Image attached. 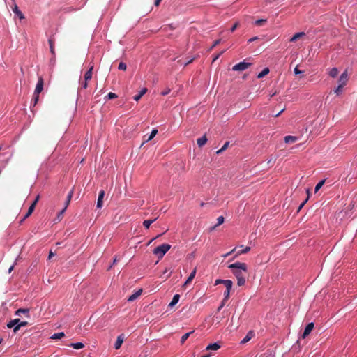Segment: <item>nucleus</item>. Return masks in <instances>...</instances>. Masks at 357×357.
I'll use <instances>...</instances> for the list:
<instances>
[{"label":"nucleus","mask_w":357,"mask_h":357,"mask_svg":"<svg viewBox=\"0 0 357 357\" xmlns=\"http://www.w3.org/2000/svg\"><path fill=\"white\" fill-rule=\"evenodd\" d=\"M157 133H158V130L155 128L153 129L151 135L149 136V137L145 141L149 142V141L151 140L156 135Z\"/></svg>","instance_id":"nucleus-33"},{"label":"nucleus","mask_w":357,"mask_h":357,"mask_svg":"<svg viewBox=\"0 0 357 357\" xmlns=\"http://www.w3.org/2000/svg\"><path fill=\"white\" fill-rule=\"evenodd\" d=\"M123 339H124L123 334H121L117 337V339L114 344V348L116 349H119L121 347L123 342Z\"/></svg>","instance_id":"nucleus-13"},{"label":"nucleus","mask_w":357,"mask_h":357,"mask_svg":"<svg viewBox=\"0 0 357 357\" xmlns=\"http://www.w3.org/2000/svg\"><path fill=\"white\" fill-rule=\"evenodd\" d=\"M224 220H225V218L223 216H219L217 218V224L214 226V228L222 225L224 222Z\"/></svg>","instance_id":"nucleus-37"},{"label":"nucleus","mask_w":357,"mask_h":357,"mask_svg":"<svg viewBox=\"0 0 357 357\" xmlns=\"http://www.w3.org/2000/svg\"><path fill=\"white\" fill-rule=\"evenodd\" d=\"M126 68H127V66L125 63H123V62L119 63V66H118L119 70H126Z\"/></svg>","instance_id":"nucleus-40"},{"label":"nucleus","mask_w":357,"mask_h":357,"mask_svg":"<svg viewBox=\"0 0 357 357\" xmlns=\"http://www.w3.org/2000/svg\"><path fill=\"white\" fill-rule=\"evenodd\" d=\"M307 201V199H306L303 202H302V204L298 207V211L303 207V206L305 204Z\"/></svg>","instance_id":"nucleus-53"},{"label":"nucleus","mask_w":357,"mask_h":357,"mask_svg":"<svg viewBox=\"0 0 357 357\" xmlns=\"http://www.w3.org/2000/svg\"><path fill=\"white\" fill-rule=\"evenodd\" d=\"M207 142V138L205 135L202 136V137L197 139V143L199 146H204Z\"/></svg>","instance_id":"nucleus-23"},{"label":"nucleus","mask_w":357,"mask_h":357,"mask_svg":"<svg viewBox=\"0 0 357 357\" xmlns=\"http://www.w3.org/2000/svg\"><path fill=\"white\" fill-rule=\"evenodd\" d=\"M260 357H275V356L271 351H267L261 354Z\"/></svg>","instance_id":"nucleus-42"},{"label":"nucleus","mask_w":357,"mask_h":357,"mask_svg":"<svg viewBox=\"0 0 357 357\" xmlns=\"http://www.w3.org/2000/svg\"><path fill=\"white\" fill-rule=\"evenodd\" d=\"M257 39V37H254V38H252L249 39L248 42L251 43V42H252V41H254V40H255Z\"/></svg>","instance_id":"nucleus-59"},{"label":"nucleus","mask_w":357,"mask_h":357,"mask_svg":"<svg viewBox=\"0 0 357 357\" xmlns=\"http://www.w3.org/2000/svg\"><path fill=\"white\" fill-rule=\"evenodd\" d=\"M220 348V345L218 343L215 342V343H213V344H208L206 347V350H218Z\"/></svg>","instance_id":"nucleus-22"},{"label":"nucleus","mask_w":357,"mask_h":357,"mask_svg":"<svg viewBox=\"0 0 357 357\" xmlns=\"http://www.w3.org/2000/svg\"><path fill=\"white\" fill-rule=\"evenodd\" d=\"M169 271V269L168 268H165V271H163V273L165 274L167 273V272Z\"/></svg>","instance_id":"nucleus-62"},{"label":"nucleus","mask_w":357,"mask_h":357,"mask_svg":"<svg viewBox=\"0 0 357 357\" xmlns=\"http://www.w3.org/2000/svg\"><path fill=\"white\" fill-rule=\"evenodd\" d=\"M229 144V142H226L225 143V144L222 146V147L220 149H219L218 151H216V153L217 154H220L221 153H222L224 151H225L228 148Z\"/></svg>","instance_id":"nucleus-34"},{"label":"nucleus","mask_w":357,"mask_h":357,"mask_svg":"<svg viewBox=\"0 0 357 357\" xmlns=\"http://www.w3.org/2000/svg\"><path fill=\"white\" fill-rule=\"evenodd\" d=\"M142 293V289L137 290L135 293L130 296L128 298V301L132 302L136 300Z\"/></svg>","instance_id":"nucleus-11"},{"label":"nucleus","mask_w":357,"mask_h":357,"mask_svg":"<svg viewBox=\"0 0 357 357\" xmlns=\"http://www.w3.org/2000/svg\"><path fill=\"white\" fill-rule=\"evenodd\" d=\"M19 322V319H15L13 320H11L7 324V327L8 328H11L13 327H15L16 324Z\"/></svg>","instance_id":"nucleus-30"},{"label":"nucleus","mask_w":357,"mask_h":357,"mask_svg":"<svg viewBox=\"0 0 357 357\" xmlns=\"http://www.w3.org/2000/svg\"><path fill=\"white\" fill-rule=\"evenodd\" d=\"M33 100H34V104L36 105L37 103V102L38 101V99H39V94H36L35 93H33Z\"/></svg>","instance_id":"nucleus-45"},{"label":"nucleus","mask_w":357,"mask_h":357,"mask_svg":"<svg viewBox=\"0 0 357 357\" xmlns=\"http://www.w3.org/2000/svg\"><path fill=\"white\" fill-rule=\"evenodd\" d=\"M297 140V137L294 136L288 135L284 137V142L286 143H293Z\"/></svg>","instance_id":"nucleus-26"},{"label":"nucleus","mask_w":357,"mask_h":357,"mask_svg":"<svg viewBox=\"0 0 357 357\" xmlns=\"http://www.w3.org/2000/svg\"><path fill=\"white\" fill-rule=\"evenodd\" d=\"M209 356H210V355H209V354H208V355H205V356H202V357H209Z\"/></svg>","instance_id":"nucleus-64"},{"label":"nucleus","mask_w":357,"mask_h":357,"mask_svg":"<svg viewBox=\"0 0 357 357\" xmlns=\"http://www.w3.org/2000/svg\"><path fill=\"white\" fill-rule=\"evenodd\" d=\"M224 285L226 289L231 290L233 286V282L230 280H225V281H224Z\"/></svg>","instance_id":"nucleus-28"},{"label":"nucleus","mask_w":357,"mask_h":357,"mask_svg":"<svg viewBox=\"0 0 357 357\" xmlns=\"http://www.w3.org/2000/svg\"><path fill=\"white\" fill-rule=\"evenodd\" d=\"M13 13L17 15L20 20L24 19V14L19 10L16 3L14 4L13 8H12Z\"/></svg>","instance_id":"nucleus-15"},{"label":"nucleus","mask_w":357,"mask_h":357,"mask_svg":"<svg viewBox=\"0 0 357 357\" xmlns=\"http://www.w3.org/2000/svg\"><path fill=\"white\" fill-rule=\"evenodd\" d=\"M107 98L108 99H114L117 98V95L114 93L110 92L107 94Z\"/></svg>","instance_id":"nucleus-43"},{"label":"nucleus","mask_w":357,"mask_h":357,"mask_svg":"<svg viewBox=\"0 0 357 357\" xmlns=\"http://www.w3.org/2000/svg\"><path fill=\"white\" fill-rule=\"evenodd\" d=\"M228 268L231 270L232 273L237 279V284L243 286L245 284L248 275V266L245 263L236 262L229 265Z\"/></svg>","instance_id":"nucleus-1"},{"label":"nucleus","mask_w":357,"mask_h":357,"mask_svg":"<svg viewBox=\"0 0 357 357\" xmlns=\"http://www.w3.org/2000/svg\"><path fill=\"white\" fill-rule=\"evenodd\" d=\"M161 1L162 0H155V2H154L155 6H158L160 5Z\"/></svg>","instance_id":"nucleus-57"},{"label":"nucleus","mask_w":357,"mask_h":357,"mask_svg":"<svg viewBox=\"0 0 357 357\" xmlns=\"http://www.w3.org/2000/svg\"><path fill=\"white\" fill-rule=\"evenodd\" d=\"M169 92H170V89L167 88V89H166L165 90H164V91H162L161 92V95L162 96H166V95L169 94Z\"/></svg>","instance_id":"nucleus-47"},{"label":"nucleus","mask_w":357,"mask_h":357,"mask_svg":"<svg viewBox=\"0 0 357 357\" xmlns=\"http://www.w3.org/2000/svg\"><path fill=\"white\" fill-rule=\"evenodd\" d=\"M73 190H70L67 196V199H66V205L65 206H66V208L68 207L71 199H72V197H73Z\"/></svg>","instance_id":"nucleus-36"},{"label":"nucleus","mask_w":357,"mask_h":357,"mask_svg":"<svg viewBox=\"0 0 357 357\" xmlns=\"http://www.w3.org/2000/svg\"><path fill=\"white\" fill-rule=\"evenodd\" d=\"M294 73H295L296 75H297V74H301V73H303L301 70H300L298 69V68L297 66L294 68Z\"/></svg>","instance_id":"nucleus-52"},{"label":"nucleus","mask_w":357,"mask_h":357,"mask_svg":"<svg viewBox=\"0 0 357 357\" xmlns=\"http://www.w3.org/2000/svg\"><path fill=\"white\" fill-rule=\"evenodd\" d=\"M223 52L224 51L221 52L220 54L216 55L215 57L213 59V61H215L216 59H218V58L220 56V54H222L223 53Z\"/></svg>","instance_id":"nucleus-58"},{"label":"nucleus","mask_w":357,"mask_h":357,"mask_svg":"<svg viewBox=\"0 0 357 357\" xmlns=\"http://www.w3.org/2000/svg\"><path fill=\"white\" fill-rule=\"evenodd\" d=\"M28 325H29V323L27 321H20V319H19V322L13 328V332L15 333H16L21 327L26 326Z\"/></svg>","instance_id":"nucleus-10"},{"label":"nucleus","mask_w":357,"mask_h":357,"mask_svg":"<svg viewBox=\"0 0 357 357\" xmlns=\"http://www.w3.org/2000/svg\"><path fill=\"white\" fill-rule=\"evenodd\" d=\"M24 314L26 317H29V309L28 308H20L15 312V315L20 316L21 314Z\"/></svg>","instance_id":"nucleus-14"},{"label":"nucleus","mask_w":357,"mask_h":357,"mask_svg":"<svg viewBox=\"0 0 357 357\" xmlns=\"http://www.w3.org/2000/svg\"><path fill=\"white\" fill-rule=\"evenodd\" d=\"M48 43L50 45V50L52 56L55 57V49H54V40L52 38H49Z\"/></svg>","instance_id":"nucleus-16"},{"label":"nucleus","mask_w":357,"mask_h":357,"mask_svg":"<svg viewBox=\"0 0 357 357\" xmlns=\"http://www.w3.org/2000/svg\"><path fill=\"white\" fill-rule=\"evenodd\" d=\"M105 197V191L100 190L98 195V198L97 201V208H100L102 206V199Z\"/></svg>","instance_id":"nucleus-12"},{"label":"nucleus","mask_w":357,"mask_h":357,"mask_svg":"<svg viewBox=\"0 0 357 357\" xmlns=\"http://www.w3.org/2000/svg\"><path fill=\"white\" fill-rule=\"evenodd\" d=\"M285 110V108H282L280 112H277V114H274V117H278Z\"/></svg>","instance_id":"nucleus-51"},{"label":"nucleus","mask_w":357,"mask_h":357,"mask_svg":"<svg viewBox=\"0 0 357 357\" xmlns=\"http://www.w3.org/2000/svg\"><path fill=\"white\" fill-rule=\"evenodd\" d=\"M338 69L337 68H333L332 69L330 70L329 73H328V75L333 77V78H335L338 75Z\"/></svg>","instance_id":"nucleus-25"},{"label":"nucleus","mask_w":357,"mask_h":357,"mask_svg":"<svg viewBox=\"0 0 357 357\" xmlns=\"http://www.w3.org/2000/svg\"><path fill=\"white\" fill-rule=\"evenodd\" d=\"M224 281H225V280H221V279H218L215 281V285H218L219 284H224Z\"/></svg>","instance_id":"nucleus-48"},{"label":"nucleus","mask_w":357,"mask_h":357,"mask_svg":"<svg viewBox=\"0 0 357 357\" xmlns=\"http://www.w3.org/2000/svg\"><path fill=\"white\" fill-rule=\"evenodd\" d=\"M39 198H40L39 195H38V196L36 197L35 200L33 202V203L31 204V205L29 206V210H28L27 213H26V215L24 216V219L27 218L28 217H29V216L32 214V213L33 212V211H34V209H35L36 205L37 202H38V200H39Z\"/></svg>","instance_id":"nucleus-5"},{"label":"nucleus","mask_w":357,"mask_h":357,"mask_svg":"<svg viewBox=\"0 0 357 357\" xmlns=\"http://www.w3.org/2000/svg\"><path fill=\"white\" fill-rule=\"evenodd\" d=\"M93 66H91L90 68L85 73L84 75V80L80 81L81 89H86L88 87V82L92 79Z\"/></svg>","instance_id":"nucleus-3"},{"label":"nucleus","mask_w":357,"mask_h":357,"mask_svg":"<svg viewBox=\"0 0 357 357\" xmlns=\"http://www.w3.org/2000/svg\"><path fill=\"white\" fill-rule=\"evenodd\" d=\"M313 328H314V324L312 322L309 323L306 326V327H305V328L304 330V332H303V333L302 335V337L303 338H305L312 332Z\"/></svg>","instance_id":"nucleus-8"},{"label":"nucleus","mask_w":357,"mask_h":357,"mask_svg":"<svg viewBox=\"0 0 357 357\" xmlns=\"http://www.w3.org/2000/svg\"><path fill=\"white\" fill-rule=\"evenodd\" d=\"M347 82H348V73H347V70H346L340 75V77L338 79V84H339V85L344 86L347 84Z\"/></svg>","instance_id":"nucleus-6"},{"label":"nucleus","mask_w":357,"mask_h":357,"mask_svg":"<svg viewBox=\"0 0 357 357\" xmlns=\"http://www.w3.org/2000/svg\"><path fill=\"white\" fill-rule=\"evenodd\" d=\"M225 301H226L222 300V303H221V305L219 306V307H218V311H220V310H221V308H222V307H223V306L225 305Z\"/></svg>","instance_id":"nucleus-55"},{"label":"nucleus","mask_w":357,"mask_h":357,"mask_svg":"<svg viewBox=\"0 0 357 357\" xmlns=\"http://www.w3.org/2000/svg\"><path fill=\"white\" fill-rule=\"evenodd\" d=\"M325 181L326 180L324 179V180H321L317 184V185L315 186V189H314V192H317L319 191V190L324 185V184L325 183Z\"/></svg>","instance_id":"nucleus-35"},{"label":"nucleus","mask_w":357,"mask_h":357,"mask_svg":"<svg viewBox=\"0 0 357 357\" xmlns=\"http://www.w3.org/2000/svg\"><path fill=\"white\" fill-rule=\"evenodd\" d=\"M66 206H65L58 214V219L60 220L61 219V216L63 215V213H64V211H66Z\"/></svg>","instance_id":"nucleus-44"},{"label":"nucleus","mask_w":357,"mask_h":357,"mask_svg":"<svg viewBox=\"0 0 357 357\" xmlns=\"http://www.w3.org/2000/svg\"><path fill=\"white\" fill-rule=\"evenodd\" d=\"M194 331H190V332H188V333H185L182 337H181V344H183L186 340L189 337L190 335L192 334Z\"/></svg>","instance_id":"nucleus-32"},{"label":"nucleus","mask_w":357,"mask_h":357,"mask_svg":"<svg viewBox=\"0 0 357 357\" xmlns=\"http://www.w3.org/2000/svg\"><path fill=\"white\" fill-rule=\"evenodd\" d=\"M116 261H117V259H116V258H114V259L113 261V264H115L116 263Z\"/></svg>","instance_id":"nucleus-63"},{"label":"nucleus","mask_w":357,"mask_h":357,"mask_svg":"<svg viewBox=\"0 0 357 357\" xmlns=\"http://www.w3.org/2000/svg\"><path fill=\"white\" fill-rule=\"evenodd\" d=\"M266 22V19H260L255 21V24L257 26H262Z\"/></svg>","instance_id":"nucleus-38"},{"label":"nucleus","mask_w":357,"mask_h":357,"mask_svg":"<svg viewBox=\"0 0 357 357\" xmlns=\"http://www.w3.org/2000/svg\"><path fill=\"white\" fill-rule=\"evenodd\" d=\"M305 33L304 32H298L294 35L293 37H291L289 39L290 42H295L298 39L301 38V37L304 36Z\"/></svg>","instance_id":"nucleus-19"},{"label":"nucleus","mask_w":357,"mask_h":357,"mask_svg":"<svg viewBox=\"0 0 357 357\" xmlns=\"http://www.w3.org/2000/svg\"><path fill=\"white\" fill-rule=\"evenodd\" d=\"M65 336V334L63 332H60L57 333H54L51 337L52 339H61Z\"/></svg>","instance_id":"nucleus-31"},{"label":"nucleus","mask_w":357,"mask_h":357,"mask_svg":"<svg viewBox=\"0 0 357 357\" xmlns=\"http://www.w3.org/2000/svg\"><path fill=\"white\" fill-rule=\"evenodd\" d=\"M344 86H341V85H339L337 86V87L334 90V92L337 94V95H340L342 92V89H343Z\"/></svg>","instance_id":"nucleus-39"},{"label":"nucleus","mask_w":357,"mask_h":357,"mask_svg":"<svg viewBox=\"0 0 357 357\" xmlns=\"http://www.w3.org/2000/svg\"><path fill=\"white\" fill-rule=\"evenodd\" d=\"M70 347H72L75 349H80L84 347V344L82 342H76L70 344Z\"/></svg>","instance_id":"nucleus-29"},{"label":"nucleus","mask_w":357,"mask_h":357,"mask_svg":"<svg viewBox=\"0 0 357 357\" xmlns=\"http://www.w3.org/2000/svg\"><path fill=\"white\" fill-rule=\"evenodd\" d=\"M241 248H242V249L237 251V252L236 254V257H238L243 254H245L250 250V248L248 246L243 248V245H241Z\"/></svg>","instance_id":"nucleus-18"},{"label":"nucleus","mask_w":357,"mask_h":357,"mask_svg":"<svg viewBox=\"0 0 357 357\" xmlns=\"http://www.w3.org/2000/svg\"><path fill=\"white\" fill-rule=\"evenodd\" d=\"M14 266H15V265H13V266H11L9 268V269H8V273H11V271L13 270V268H14Z\"/></svg>","instance_id":"nucleus-61"},{"label":"nucleus","mask_w":357,"mask_h":357,"mask_svg":"<svg viewBox=\"0 0 357 357\" xmlns=\"http://www.w3.org/2000/svg\"><path fill=\"white\" fill-rule=\"evenodd\" d=\"M236 248H235L231 251H230V252H227V254H225V257H227V256L230 255L232 252H234L236 250Z\"/></svg>","instance_id":"nucleus-56"},{"label":"nucleus","mask_w":357,"mask_h":357,"mask_svg":"<svg viewBox=\"0 0 357 357\" xmlns=\"http://www.w3.org/2000/svg\"><path fill=\"white\" fill-rule=\"evenodd\" d=\"M171 248V245L167 243H163L153 250V254L158 256L159 259L163 257L167 252Z\"/></svg>","instance_id":"nucleus-2"},{"label":"nucleus","mask_w":357,"mask_h":357,"mask_svg":"<svg viewBox=\"0 0 357 357\" xmlns=\"http://www.w3.org/2000/svg\"><path fill=\"white\" fill-rule=\"evenodd\" d=\"M44 81L42 77H38V80L34 91V93L36 94H40L43 89Z\"/></svg>","instance_id":"nucleus-7"},{"label":"nucleus","mask_w":357,"mask_h":357,"mask_svg":"<svg viewBox=\"0 0 357 357\" xmlns=\"http://www.w3.org/2000/svg\"><path fill=\"white\" fill-rule=\"evenodd\" d=\"M158 218H155L153 220H146L143 222V226L146 228V229H149L150 227V225L154 222L156 220H157Z\"/></svg>","instance_id":"nucleus-24"},{"label":"nucleus","mask_w":357,"mask_h":357,"mask_svg":"<svg viewBox=\"0 0 357 357\" xmlns=\"http://www.w3.org/2000/svg\"><path fill=\"white\" fill-rule=\"evenodd\" d=\"M239 26V23L238 22H236L233 26L231 28V32H234L236 29L237 27Z\"/></svg>","instance_id":"nucleus-46"},{"label":"nucleus","mask_w":357,"mask_h":357,"mask_svg":"<svg viewBox=\"0 0 357 357\" xmlns=\"http://www.w3.org/2000/svg\"><path fill=\"white\" fill-rule=\"evenodd\" d=\"M220 41L221 40L220 39H218V40H215L213 45H212V47H211V49H213V47H215L216 45H218V44L220 43Z\"/></svg>","instance_id":"nucleus-49"},{"label":"nucleus","mask_w":357,"mask_h":357,"mask_svg":"<svg viewBox=\"0 0 357 357\" xmlns=\"http://www.w3.org/2000/svg\"><path fill=\"white\" fill-rule=\"evenodd\" d=\"M250 66V63L242 61L234 66L232 70L234 71H243L249 68Z\"/></svg>","instance_id":"nucleus-4"},{"label":"nucleus","mask_w":357,"mask_h":357,"mask_svg":"<svg viewBox=\"0 0 357 357\" xmlns=\"http://www.w3.org/2000/svg\"><path fill=\"white\" fill-rule=\"evenodd\" d=\"M254 336L255 333L252 331H248L245 337L241 341V344H244L248 342Z\"/></svg>","instance_id":"nucleus-9"},{"label":"nucleus","mask_w":357,"mask_h":357,"mask_svg":"<svg viewBox=\"0 0 357 357\" xmlns=\"http://www.w3.org/2000/svg\"><path fill=\"white\" fill-rule=\"evenodd\" d=\"M269 71L270 70L268 68H265L261 73L258 74L257 78L260 79L264 77V76L268 74Z\"/></svg>","instance_id":"nucleus-27"},{"label":"nucleus","mask_w":357,"mask_h":357,"mask_svg":"<svg viewBox=\"0 0 357 357\" xmlns=\"http://www.w3.org/2000/svg\"><path fill=\"white\" fill-rule=\"evenodd\" d=\"M195 275H196V268H194V270L190 274V275L188 276L185 282L184 283V285H187L188 284L190 283L192 281V280L195 278Z\"/></svg>","instance_id":"nucleus-21"},{"label":"nucleus","mask_w":357,"mask_h":357,"mask_svg":"<svg viewBox=\"0 0 357 357\" xmlns=\"http://www.w3.org/2000/svg\"><path fill=\"white\" fill-rule=\"evenodd\" d=\"M147 92L146 88H143L140 92L133 97V99L136 101H139L141 98Z\"/></svg>","instance_id":"nucleus-17"},{"label":"nucleus","mask_w":357,"mask_h":357,"mask_svg":"<svg viewBox=\"0 0 357 357\" xmlns=\"http://www.w3.org/2000/svg\"><path fill=\"white\" fill-rule=\"evenodd\" d=\"M193 61V59H190V60H188V62L185 63H184V66H187L188 64L192 63Z\"/></svg>","instance_id":"nucleus-60"},{"label":"nucleus","mask_w":357,"mask_h":357,"mask_svg":"<svg viewBox=\"0 0 357 357\" xmlns=\"http://www.w3.org/2000/svg\"><path fill=\"white\" fill-rule=\"evenodd\" d=\"M285 110V108H282L280 112H277V114H274V117H278Z\"/></svg>","instance_id":"nucleus-50"},{"label":"nucleus","mask_w":357,"mask_h":357,"mask_svg":"<svg viewBox=\"0 0 357 357\" xmlns=\"http://www.w3.org/2000/svg\"><path fill=\"white\" fill-rule=\"evenodd\" d=\"M230 291L231 290H228V289H226L224 292V298L223 300L224 301H227L229 298V296H230Z\"/></svg>","instance_id":"nucleus-41"},{"label":"nucleus","mask_w":357,"mask_h":357,"mask_svg":"<svg viewBox=\"0 0 357 357\" xmlns=\"http://www.w3.org/2000/svg\"><path fill=\"white\" fill-rule=\"evenodd\" d=\"M54 255H55V254L52 251H50L49 253L48 259H51L52 257H54Z\"/></svg>","instance_id":"nucleus-54"},{"label":"nucleus","mask_w":357,"mask_h":357,"mask_svg":"<svg viewBox=\"0 0 357 357\" xmlns=\"http://www.w3.org/2000/svg\"><path fill=\"white\" fill-rule=\"evenodd\" d=\"M179 298H180V295L179 294H175L173 296V298H172V301L169 303V307H172L173 306H174L178 302Z\"/></svg>","instance_id":"nucleus-20"}]
</instances>
